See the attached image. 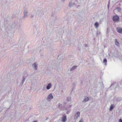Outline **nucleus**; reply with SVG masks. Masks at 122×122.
Here are the masks:
<instances>
[{
    "mask_svg": "<svg viewBox=\"0 0 122 122\" xmlns=\"http://www.w3.org/2000/svg\"><path fill=\"white\" fill-rule=\"evenodd\" d=\"M109 4L108 5H107V6H108V9H109Z\"/></svg>",
    "mask_w": 122,
    "mask_h": 122,
    "instance_id": "obj_26",
    "label": "nucleus"
},
{
    "mask_svg": "<svg viewBox=\"0 0 122 122\" xmlns=\"http://www.w3.org/2000/svg\"><path fill=\"white\" fill-rule=\"evenodd\" d=\"M51 16H55V17L57 19V17L56 16V15L55 14H52L51 15Z\"/></svg>",
    "mask_w": 122,
    "mask_h": 122,
    "instance_id": "obj_20",
    "label": "nucleus"
},
{
    "mask_svg": "<svg viewBox=\"0 0 122 122\" xmlns=\"http://www.w3.org/2000/svg\"><path fill=\"white\" fill-rule=\"evenodd\" d=\"M119 122H122V120L120 119L119 120Z\"/></svg>",
    "mask_w": 122,
    "mask_h": 122,
    "instance_id": "obj_24",
    "label": "nucleus"
},
{
    "mask_svg": "<svg viewBox=\"0 0 122 122\" xmlns=\"http://www.w3.org/2000/svg\"><path fill=\"white\" fill-rule=\"evenodd\" d=\"M34 16V15H31V16H30V18H32Z\"/></svg>",
    "mask_w": 122,
    "mask_h": 122,
    "instance_id": "obj_23",
    "label": "nucleus"
},
{
    "mask_svg": "<svg viewBox=\"0 0 122 122\" xmlns=\"http://www.w3.org/2000/svg\"><path fill=\"white\" fill-rule=\"evenodd\" d=\"M75 85V83H73L72 84V85L73 86H74Z\"/></svg>",
    "mask_w": 122,
    "mask_h": 122,
    "instance_id": "obj_25",
    "label": "nucleus"
},
{
    "mask_svg": "<svg viewBox=\"0 0 122 122\" xmlns=\"http://www.w3.org/2000/svg\"><path fill=\"white\" fill-rule=\"evenodd\" d=\"M62 0L63 1H64L65 0Z\"/></svg>",
    "mask_w": 122,
    "mask_h": 122,
    "instance_id": "obj_28",
    "label": "nucleus"
},
{
    "mask_svg": "<svg viewBox=\"0 0 122 122\" xmlns=\"http://www.w3.org/2000/svg\"><path fill=\"white\" fill-rule=\"evenodd\" d=\"M23 79L22 80V82H21V83H22V85L24 82L25 81V77L24 76H23Z\"/></svg>",
    "mask_w": 122,
    "mask_h": 122,
    "instance_id": "obj_17",
    "label": "nucleus"
},
{
    "mask_svg": "<svg viewBox=\"0 0 122 122\" xmlns=\"http://www.w3.org/2000/svg\"><path fill=\"white\" fill-rule=\"evenodd\" d=\"M72 3L71 1L69 3V7H71L72 5Z\"/></svg>",
    "mask_w": 122,
    "mask_h": 122,
    "instance_id": "obj_18",
    "label": "nucleus"
},
{
    "mask_svg": "<svg viewBox=\"0 0 122 122\" xmlns=\"http://www.w3.org/2000/svg\"><path fill=\"white\" fill-rule=\"evenodd\" d=\"M51 86V83H49L47 86L46 87V89L47 90L50 89Z\"/></svg>",
    "mask_w": 122,
    "mask_h": 122,
    "instance_id": "obj_10",
    "label": "nucleus"
},
{
    "mask_svg": "<svg viewBox=\"0 0 122 122\" xmlns=\"http://www.w3.org/2000/svg\"><path fill=\"white\" fill-rule=\"evenodd\" d=\"M113 105L111 104L110 106V108L109 110L110 111H112L113 109Z\"/></svg>",
    "mask_w": 122,
    "mask_h": 122,
    "instance_id": "obj_16",
    "label": "nucleus"
},
{
    "mask_svg": "<svg viewBox=\"0 0 122 122\" xmlns=\"http://www.w3.org/2000/svg\"><path fill=\"white\" fill-rule=\"evenodd\" d=\"M66 120V115L63 116L62 117L61 121L62 122H65Z\"/></svg>",
    "mask_w": 122,
    "mask_h": 122,
    "instance_id": "obj_6",
    "label": "nucleus"
},
{
    "mask_svg": "<svg viewBox=\"0 0 122 122\" xmlns=\"http://www.w3.org/2000/svg\"><path fill=\"white\" fill-rule=\"evenodd\" d=\"M122 100V98L120 97H117L116 99V101L117 102H119Z\"/></svg>",
    "mask_w": 122,
    "mask_h": 122,
    "instance_id": "obj_13",
    "label": "nucleus"
},
{
    "mask_svg": "<svg viewBox=\"0 0 122 122\" xmlns=\"http://www.w3.org/2000/svg\"><path fill=\"white\" fill-rule=\"evenodd\" d=\"M33 122H37V121H35Z\"/></svg>",
    "mask_w": 122,
    "mask_h": 122,
    "instance_id": "obj_27",
    "label": "nucleus"
},
{
    "mask_svg": "<svg viewBox=\"0 0 122 122\" xmlns=\"http://www.w3.org/2000/svg\"><path fill=\"white\" fill-rule=\"evenodd\" d=\"M80 115V113L79 112H77L75 114L74 116V120H76L77 118L79 117Z\"/></svg>",
    "mask_w": 122,
    "mask_h": 122,
    "instance_id": "obj_3",
    "label": "nucleus"
},
{
    "mask_svg": "<svg viewBox=\"0 0 122 122\" xmlns=\"http://www.w3.org/2000/svg\"><path fill=\"white\" fill-rule=\"evenodd\" d=\"M79 122H83V120L81 119Z\"/></svg>",
    "mask_w": 122,
    "mask_h": 122,
    "instance_id": "obj_22",
    "label": "nucleus"
},
{
    "mask_svg": "<svg viewBox=\"0 0 122 122\" xmlns=\"http://www.w3.org/2000/svg\"><path fill=\"white\" fill-rule=\"evenodd\" d=\"M53 98V96L51 93H50L48 96L47 98V99L48 101H50Z\"/></svg>",
    "mask_w": 122,
    "mask_h": 122,
    "instance_id": "obj_4",
    "label": "nucleus"
},
{
    "mask_svg": "<svg viewBox=\"0 0 122 122\" xmlns=\"http://www.w3.org/2000/svg\"><path fill=\"white\" fill-rule=\"evenodd\" d=\"M37 14L40 16L43 15L44 14L43 9L42 8H39L37 10Z\"/></svg>",
    "mask_w": 122,
    "mask_h": 122,
    "instance_id": "obj_1",
    "label": "nucleus"
},
{
    "mask_svg": "<svg viewBox=\"0 0 122 122\" xmlns=\"http://www.w3.org/2000/svg\"><path fill=\"white\" fill-rule=\"evenodd\" d=\"M89 98L86 96L85 97H84V100L82 102H86L88 101H89Z\"/></svg>",
    "mask_w": 122,
    "mask_h": 122,
    "instance_id": "obj_8",
    "label": "nucleus"
},
{
    "mask_svg": "<svg viewBox=\"0 0 122 122\" xmlns=\"http://www.w3.org/2000/svg\"><path fill=\"white\" fill-rule=\"evenodd\" d=\"M77 67V66H74L70 69V70L71 71L73 70L76 69Z\"/></svg>",
    "mask_w": 122,
    "mask_h": 122,
    "instance_id": "obj_11",
    "label": "nucleus"
},
{
    "mask_svg": "<svg viewBox=\"0 0 122 122\" xmlns=\"http://www.w3.org/2000/svg\"><path fill=\"white\" fill-rule=\"evenodd\" d=\"M62 105V104H60V103H59L58 104V106L59 107H60V106Z\"/></svg>",
    "mask_w": 122,
    "mask_h": 122,
    "instance_id": "obj_21",
    "label": "nucleus"
},
{
    "mask_svg": "<svg viewBox=\"0 0 122 122\" xmlns=\"http://www.w3.org/2000/svg\"><path fill=\"white\" fill-rule=\"evenodd\" d=\"M32 66L35 69V70H36L37 69V67L36 63H33L32 65Z\"/></svg>",
    "mask_w": 122,
    "mask_h": 122,
    "instance_id": "obj_9",
    "label": "nucleus"
},
{
    "mask_svg": "<svg viewBox=\"0 0 122 122\" xmlns=\"http://www.w3.org/2000/svg\"><path fill=\"white\" fill-rule=\"evenodd\" d=\"M99 25V23L97 22H96L94 24V26L96 27V28L97 29L98 28Z\"/></svg>",
    "mask_w": 122,
    "mask_h": 122,
    "instance_id": "obj_14",
    "label": "nucleus"
},
{
    "mask_svg": "<svg viewBox=\"0 0 122 122\" xmlns=\"http://www.w3.org/2000/svg\"><path fill=\"white\" fill-rule=\"evenodd\" d=\"M116 29L118 32L120 33H122V28H121L120 27H117Z\"/></svg>",
    "mask_w": 122,
    "mask_h": 122,
    "instance_id": "obj_7",
    "label": "nucleus"
},
{
    "mask_svg": "<svg viewBox=\"0 0 122 122\" xmlns=\"http://www.w3.org/2000/svg\"><path fill=\"white\" fill-rule=\"evenodd\" d=\"M113 19L115 22H117L119 21V18L117 15H115L113 17Z\"/></svg>",
    "mask_w": 122,
    "mask_h": 122,
    "instance_id": "obj_2",
    "label": "nucleus"
},
{
    "mask_svg": "<svg viewBox=\"0 0 122 122\" xmlns=\"http://www.w3.org/2000/svg\"><path fill=\"white\" fill-rule=\"evenodd\" d=\"M24 18H25L27 17V14L28 13V11L27 10H25L24 11Z\"/></svg>",
    "mask_w": 122,
    "mask_h": 122,
    "instance_id": "obj_5",
    "label": "nucleus"
},
{
    "mask_svg": "<svg viewBox=\"0 0 122 122\" xmlns=\"http://www.w3.org/2000/svg\"><path fill=\"white\" fill-rule=\"evenodd\" d=\"M107 60L105 58L104 60L103 61V63H104V65H107Z\"/></svg>",
    "mask_w": 122,
    "mask_h": 122,
    "instance_id": "obj_15",
    "label": "nucleus"
},
{
    "mask_svg": "<svg viewBox=\"0 0 122 122\" xmlns=\"http://www.w3.org/2000/svg\"><path fill=\"white\" fill-rule=\"evenodd\" d=\"M67 101H68V102H69V101H71L70 98L69 97H67Z\"/></svg>",
    "mask_w": 122,
    "mask_h": 122,
    "instance_id": "obj_19",
    "label": "nucleus"
},
{
    "mask_svg": "<svg viewBox=\"0 0 122 122\" xmlns=\"http://www.w3.org/2000/svg\"><path fill=\"white\" fill-rule=\"evenodd\" d=\"M115 42L116 45L118 46H119V44L117 39H116L115 40Z\"/></svg>",
    "mask_w": 122,
    "mask_h": 122,
    "instance_id": "obj_12",
    "label": "nucleus"
}]
</instances>
